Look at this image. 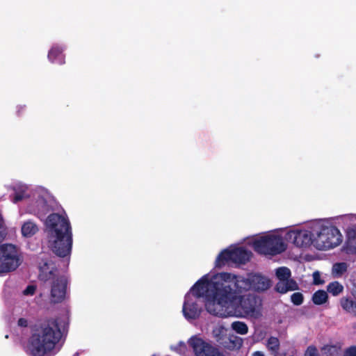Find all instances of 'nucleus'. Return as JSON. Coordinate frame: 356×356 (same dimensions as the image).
<instances>
[{"mask_svg": "<svg viewBox=\"0 0 356 356\" xmlns=\"http://www.w3.org/2000/svg\"><path fill=\"white\" fill-rule=\"evenodd\" d=\"M336 222L342 226H350L356 225V214L349 213L337 216Z\"/></svg>", "mask_w": 356, "mask_h": 356, "instance_id": "nucleus-21", "label": "nucleus"}, {"mask_svg": "<svg viewBox=\"0 0 356 356\" xmlns=\"http://www.w3.org/2000/svg\"><path fill=\"white\" fill-rule=\"evenodd\" d=\"M232 329L241 335L246 334L248 332V327L246 323L242 321H234L231 325Z\"/></svg>", "mask_w": 356, "mask_h": 356, "instance_id": "nucleus-26", "label": "nucleus"}, {"mask_svg": "<svg viewBox=\"0 0 356 356\" xmlns=\"http://www.w3.org/2000/svg\"><path fill=\"white\" fill-rule=\"evenodd\" d=\"M232 249V264H244L247 263L252 256V252L243 247L233 245Z\"/></svg>", "mask_w": 356, "mask_h": 356, "instance_id": "nucleus-16", "label": "nucleus"}, {"mask_svg": "<svg viewBox=\"0 0 356 356\" xmlns=\"http://www.w3.org/2000/svg\"><path fill=\"white\" fill-rule=\"evenodd\" d=\"M74 356H85V354L76 353V354L74 355Z\"/></svg>", "mask_w": 356, "mask_h": 356, "instance_id": "nucleus-36", "label": "nucleus"}, {"mask_svg": "<svg viewBox=\"0 0 356 356\" xmlns=\"http://www.w3.org/2000/svg\"><path fill=\"white\" fill-rule=\"evenodd\" d=\"M292 302L296 305H300L303 302V296L300 293H294L291 297Z\"/></svg>", "mask_w": 356, "mask_h": 356, "instance_id": "nucleus-28", "label": "nucleus"}, {"mask_svg": "<svg viewBox=\"0 0 356 356\" xmlns=\"http://www.w3.org/2000/svg\"><path fill=\"white\" fill-rule=\"evenodd\" d=\"M284 228L277 229L253 236L246 239V243L259 254L275 256L285 252L288 248L284 241Z\"/></svg>", "mask_w": 356, "mask_h": 356, "instance_id": "nucleus-5", "label": "nucleus"}, {"mask_svg": "<svg viewBox=\"0 0 356 356\" xmlns=\"http://www.w3.org/2000/svg\"><path fill=\"white\" fill-rule=\"evenodd\" d=\"M232 273H217L207 300V312L223 318H259L261 316L260 305L254 298L242 295L246 291L236 289L232 283L235 282Z\"/></svg>", "mask_w": 356, "mask_h": 356, "instance_id": "nucleus-1", "label": "nucleus"}, {"mask_svg": "<svg viewBox=\"0 0 356 356\" xmlns=\"http://www.w3.org/2000/svg\"><path fill=\"white\" fill-rule=\"evenodd\" d=\"M17 325L20 327H27L28 325V321L26 318H19L17 322Z\"/></svg>", "mask_w": 356, "mask_h": 356, "instance_id": "nucleus-34", "label": "nucleus"}, {"mask_svg": "<svg viewBox=\"0 0 356 356\" xmlns=\"http://www.w3.org/2000/svg\"><path fill=\"white\" fill-rule=\"evenodd\" d=\"M314 249L326 251L333 249L343 241L342 234L335 226L325 220L313 222Z\"/></svg>", "mask_w": 356, "mask_h": 356, "instance_id": "nucleus-7", "label": "nucleus"}, {"mask_svg": "<svg viewBox=\"0 0 356 356\" xmlns=\"http://www.w3.org/2000/svg\"><path fill=\"white\" fill-rule=\"evenodd\" d=\"M343 356H356V346L347 348L344 351Z\"/></svg>", "mask_w": 356, "mask_h": 356, "instance_id": "nucleus-32", "label": "nucleus"}, {"mask_svg": "<svg viewBox=\"0 0 356 356\" xmlns=\"http://www.w3.org/2000/svg\"><path fill=\"white\" fill-rule=\"evenodd\" d=\"M267 348L273 356H285V353H279L280 342L277 338L270 337L267 341Z\"/></svg>", "mask_w": 356, "mask_h": 356, "instance_id": "nucleus-22", "label": "nucleus"}, {"mask_svg": "<svg viewBox=\"0 0 356 356\" xmlns=\"http://www.w3.org/2000/svg\"><path fill=\"white\" fill-rule=\"evenodd\" d=\"M38 231V225L33 220H27L21 223L20 232L24 238H31L35 235Z\"/></svg>", "mask_w": 356, "mask_h": 356, "instance_id": "nucleus-19", "label": "nucleus"}, {"mask_svg": "<svg viewBox=\"0 0 356 356\" xmlns=\"http://www.w3.org/2000/svg\"><path fill=\"white\" fill-rule=\"evenodd\" d=\"M65 47L61 45L53 46L48 53V59L51 63H58L60 65L65 63V56L63 54Z\"/></svg>", "mask_w": 356, "mask_h": 356, "instance_id": "nucleus-20", "label": "nucleus"}, {"mask_svg": "<svg viewBox=\"0 0 356 356\" xmlns=\"http://www.w3.org/2000/svg\"><path fill=\"white\" fill-rule=\"evenodd\" d=\"M327 298L328 296L326 291L318 290L314 293L312 300L315 305H321L325 303Z\"/></svg>", "mask_w": 356, "mask_h": 356, "instance_id": "nucleus-24", "label": "nucleus"}, {"mask_svg": "<svg viewBox=\"0 0 356 356\" xmlns=\"http://www.w3.org/2000/svg\"><path fill=\"white\" fill-rule=\"evenodd\" d=\"M216 274V272H210L203 275L186 294L182 306V314L186 320H195L200 316L202 307L197 303L198 298H204V307L207 311V300Z\"/></svg>", "mask_w": 356, "mask_h": 356, "instance_id": "nucleus-4", "label": "nucleus"}, {"mask_svg": "<svg viewBox=\"0 0 356 356\" xmlns=\"http://www.w3.org/2000/svg\"><path fill=\"white\" fill-rule=\"evenodd\" d=\"M252 356H264V354L261 351H255L252 354Z\"/></svg>", "mask_w": 356, "mask_h": 356, "instance_id": "nucleus-35", "label": "nucleus"}, {"mask_svg": "<svg viewBox=\"0 0 356 356\" xmlns=\"http://www.w3.org/2000/svg\"><path fill=\"white\" fill-rule=\"evenodd\" d=\"M232 275L235 277V282L232 283L238 290L263 291L271 285L270 279L259 273L250 274L247 277L234 273Z\"/></svg>", "mask_w": 356, "mask_h": 356, "instance_id": "nucleus-10", "label": "nucleus"}, {"mask_svg": "<svg viewBox=\"0 0 356 356\" xmlns=\"http://www.w3.org/2000/svg\"><path fill=\"white\" fill-rule=\"evenodd\" d=\"M341 306L347 312L356 314V302L343 297L340 300Z\"/></svg>", "mask_w": 356, "mask_h": 356, "instance_id": "nucleus-23", "label": "nucleus"}, {"mask_svg": "<svg viewBox=\"0 0 356 356\" xmlns=\"http://www.w3.org/2000/svg\"><path fill=\"white\" fill-rule=\"evenodd\" d=\"M9 188L13 191L12 201L14 203L30 200L29 213H38L46 210L49 193L44 187L37 186L31 189L27 184L17 181L13 183Z\"/></svg>", "mask_w": 356, "mask_h": 356, "instance_id": "nucleus-6", "label": "nucleus"}, {"mask_svg": "<svg viewBox=\"0 0 356 356\" xmlns=\"http://www.w3.org/2000/svg\"><path fill=\"white\" fill-rule=\"evenodd\" d=\"M44 225L48 247L58 257H68L72 251V234L66 215L50 214Z\"/></svg>", "mask_w": 356, "mask_h": 356, "instance_id": "nucleus-3", "label": "nucleus"}, {"mask_svg": "<svg viewBox=\"0 0 356 356\" xmlns=\"http://www.w3.org/2000/svg\"><path fill=\"white\" fill-rule=\"evenodd\" d=\"M188 343L195 356H222L217 349L197 335L191 337L188 340Z\"/></svg>", "mask_w": 356, "mask_h": 356, "instance_id": "nucleus-13", "label": "nucleus"}, {"mask_svg": "<svg viewBox=\"0 0 356 356\" xmlns=\"http://www.w3.org/2000/svg\"><path fill=\"white\" fill-rule=\"evenodd\" d=\"M36 291V286L35 285H29L24 291L23 294L24 296H33Z\"/></svg>", "mask_w": 356, "mask_h": 356, "instance_id": "nucleus-31", "label": "nucleus"}, {"mask_svg": "<svg viewBox=\"0 0 356 356\" xmlns=\"http://www.w3.org/2000/svg\"><path fill=\"white\" fill-rule=\"evenodd\" d=\"M23 261L22 253L16 245L10 243L0 245V275L15 271Z\"/></svg>", "mask_w": 356, "mask_h": 356, "instance_id": "nucleus-9", "label": "nucleus"}, {"mask_svg": "<svg viewBox=\"0 0 356 356\" xmlns=\"http://www.w3.org/2000/svg\"><path fill=\"white\" fill-rule=\"evenodd\" d=\"M313 282L314 284L318 285L321 284L324 282L323 280H321V273L319 271H315L312 274Z\"/></svg>", "mask_w": 356, "mask_h": 356, "instance_id": "nucleus-29", "label": "nucleus"}, {"mask_svg": "<svg viewBox=\"0 0 356 356\" xmlns=\"http://www.w3.org/2000/svg\"><path fill=\"white\" fill-rule=\"evenodd\" d=\"M65 333L62 322L51 319L35 326L25 350L30 356H51L60 348Z\"/></svg>", "mask_w": 356, "mask_h": 356, "instance_id": "nucleus-2", "label": "nucleus"}, {"mask_svg": "<svg viewBox=\"0 0 356 356\" xmlns=\"http://www.w3.org/2000/svg\"><path fill=\"white\" fill-rule=\"evenodd\" d=\"M276 276L279 280L276 285V290L281 293H286L290 291H295L298 289L296 281L290 279L291 271L286 267H280L276 270Z\"/></svg>", "mask_w": 356, "mask_h": 356, "instance_id": "nucleus-14", "label": "nucleus"}, {"mask_svg": "<svg viewBox=\"0 0 356 356\" xmlns=\"http://www.w3.org/2000/svg\"><path fill=\"white\" fill-rule=\"evenodd\" d=\"M327 290L332 296H337L343 291V286L338 282H332L327 285Z\"/></svg>", "mask_w": 356, "mask_h": 356, "instance_id": "nucleus-27", "label": "nucleus"}, {"mask_svg": "<svg viewBox=\"0 0 356 356\" xmlns=\"http://www.w3.org/2000/svg\"><path fill=\"white\" fill-rule=\"evenodd\" d=\"M172 348L180 353H184L186 350V345L184 341H180L177 346Z\"/></svg>", "mask_w": 356, "mask_h": 356, "instance_id": "nucleus-33", "label": "nucleus"}, {"mask_svg": "<svg viewBox=\"0 0 356 356\" xmlns=\"http://www.w3.org/2000/svg\"><path fill=\"white\" fill-rule=\"evenodd\" d=\"M232 264V245L221 250L217 255L214 265L215 267L220 268L226 264Z\"/></svg>", "mask_w": 356, "mask_h": 356, "instance_id": "nucleus-17", "label": "nucleus"}, {"mask_svg": "<svg viewBox=\"0 0 356 356\" xmlns=\"http://www.w3.org/2000/svg\"><path fill=\"white\" fill-rule=\"evenodd\" d=\"M348 266L346 263H336L332 266V274L334 277H339L346 272Z\"/></svg>", "mask_w": 356, "mask_h": 356, "instance_id": "nucleus-25", "label": "nucleus"}, {"mask_svg": "<svg viewBox=\"0 0 356 356\" xmlns=\"http://www.w3.org/2000/svg\"><path fill=\"white\" fill-rule=\"evenodd\" d=\"M345 250L348 254H356V227L347 228Z\"/></svg>", "mask_w": 356, "mask_h": 356, "instance_id": "nucleus-18", "label": "nucleus"}, {"mask_svg": "<svg viewBox=\"0 0 356 356\" xmlns=\"http://www.w3.org/2000/svg\"><path fill=\"white\" fill-rule=\"evenodd\" d=\"M304 356H318V350L314 346H310L307 348Z\"/></svg>", "mask_w": 356, "mask_h": 356, "instance_id": "nucleus-30", "label": "nucleus"}, {"mask_svg": "<svg viewBox=\"0 0 356 356\" xmlns=\"http://www.w3.org/2000/svg\"><path fill=\"white\" fill-rule=\"evenodd\" d=\"M228 330L222 323L216 324L212 330V336L220 345L229 349L239 348L242 339L233 335L229 336Z\"/></svg>", "mask_w": 356, "mask_h": 356, "instance_id": "nucleus-11", "label": "nucleus"}, {"mask_svg": "<svg viewBox=\"0 0 356 356\" xmlns=\"http://www.w3.org/2000/svg\"><path fill=\"white\" fill-rule=\"evenodd\" d=\"M314 234L313 222L304 227H293L285 232L287 241L301 251L314 248Z\"/></svg>", "mask_w": 356, "mask_h": 356, "instance_id": "nucleus-8", "label": "nucleus"}, {"mask_svg": "<svg viewBox=\"0 0 356 356\" xmlns=\"http://www.w3.org/2000/svg\"><path fill=\"white\" fill-rule=\"evenodd\" d=\"M51 282V298L54 302L63 301L66 295L67 280L64 275L56 277Z\"/></svg>", "mask_w": 356, "mask_h": 356, "instance_id": "nucleus-15", "label": "nucleus"}, {"mask_svg": "<svg viewBox=\"0 0 356 356\" xmlns=\"http://www.w3.org/2000/svg\"><path fill=\"white\" fill-rule=\"evenodd\" d=\"M38 268V277L43 282H50L61 275L52 259L49 256H42L39 258Z\"/></svg>", "mask_w": 356, "mask_h": 356, "instance_id": "nucleus-12", "label": "nucleus"}]
</instances>
